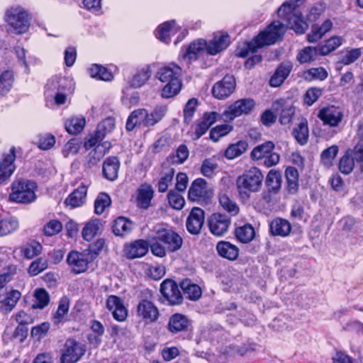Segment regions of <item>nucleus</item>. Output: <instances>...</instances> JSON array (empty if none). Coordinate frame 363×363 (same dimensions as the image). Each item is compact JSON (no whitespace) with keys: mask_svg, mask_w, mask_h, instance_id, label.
I'll use <instances>...</instances> for the list:
<instances>
[{"mask_svg":"<svg viewBox=\"0 0 363 363\" xmlns=\"http://www.w3.org/2000/svg\"><path fill=\"white\" fill-rule=\"evenodd\" d=\"M285 32L284 25L279 21H274L252 40L245 41L242 46L238 47L235 55L239 57L245 58L250 52H256L258 48L274 45L282 38Z\"/></svg>","mask_w":363,"mask_h":363,"instance_id":"obj_1","label":"nucleus"},{"mask_svg":"<svg viewBox=\"0 0 363 363\" xmlns=\"http://www.w3.org/2000/svg\"><path fill=\"white\" fill-rule=\"evenodd\" d=\"M183 238L173 228L164 224L155 228L154 234L150 236L151 252L158 257H164L167 252H175L183 245Z\"/></svg>","mask_w":363,"mask_h":363,"instance_id":"obj_2","label":"nucleus"},{"mask_svg":"<svg viewBox=\"0 0 363 363\" xmlns=\"http://www.w3.org/2000/svg\"><path fill=\"white\" fill-rule=\"evenodd\" d=\"M182 69L174 62L169 63L157 72L159 80L166 83L161 90V96L164 99H169L177 95L182 87Z\"/></svg>","mask_w":363,"mask_h":363,"instance_id":"obj_3","label":"nucleus"},{"mask_svg":"<svg viewBox=\"0 0 363 363\" xmlns=\"http://www.w3.org/2000/svg\"><path fill=\"white\" fill-rule=\"evenodd\" d=\"M264 180L261 169L257 167H251L238 177L236 179L237 191L242 199H249L251 194L259 192Z\"/></svg>","mask_w":363,"mask_h":363,"instance_id":"obj_4","label":"nucleus"},{"mask_svg":"<svg viewBox=\"0 0 363 363\" xmlns=\"http://www.w3.org/2000/svg\"><path fill=\"white\" fill-rule=\"evenodd\" d=\"M4 20L9 32L15 35H23L29 30L32 16L23 6L14 5L6 10Z\"/></svg>","mask_w":363,"mask_h":363,"instance_id":"obj_5","label":"nucleus"},{"mask_svg":"<svg viewBox=\"0 0 363 363\" xmlns=\"http://www.w3.org/2000/svg\"><path fill=\"white\" fill-rule=\"evenodd\" d=\"M36 183L30 179H16L11 185L9 201L14 203L28 204L34 202L37 198Z\"/></svg>","mask_w":363,"mask_h":363,"instance_id":"obj_6","label":"nucleus"},{"mask_svg":"<svg viewBox=\"0 0 363 363\" xmlns=\"http://www.w3.org/2000/svg\"><path fill=\"white\" fill-rule=\"evenodd\" d=\"M274 149L275 145L272 141H265L252 149L250 158L255 162H261L265 167H274L280 160V155Z\"/></svg>","mask_w":363,"mask_h":363,"instance_id":"obj_7","label":"nucleus"},{"mask_svg":"<svg viewBox=\"0 0 363 363\" xmlns=\"http://www.w3.org/2000/svg\"><path fill=\"white\" fill-rule=\"evenodd\" d=\"M86 346L74 337H69L61 350L60 363H77L85 354Z\"/></svg>","mask_w":363,"mask_h":363,"instance_id":"obj_8","label":"nucleus"},{"mask_svg":"<svg viewBox=\"0 0 363 363\" xmlns=\"http://www.w3.org/2000/svg\"><path fill=\"white\" fill-rule=\"evenodd\" d=\"M213 191L203 178L194 179L188 190L187 199L189 201L201 205H206L211 201Z\"/></svg>","mask_w":363,"mask_h":363,"instance_id":"obj_9","label":"nucleus"},{"mask_svg":"<svg viewBox=\"0 0 363 363\" xmlns=\"http://www.w3.org/2000/svg\"><path fill=\"white\" fill-rule=\"evenodd\" d=\"M167 330L173 336L183 337L192 331L191 320L181 313L172 314L167 321Z\"/></svg>","mask_w":363,"mask_h":363,"instance_id":"obj_10","label":"nucleus"},{"mask_svg":"<svg viewBox=\"0 0 363 363\" xmlns=\"http://www.w3.org/2000/svg\"><path fill=\"white\" fill-rule=\"evenodd\" d=\"M136 315L145 325H153L158 322L161 313L154 302L144 298L139 300L137 304Z\"/></svg>","mask_w":363,"mask_h":363,"instance_id":"obj_11","label":"nucleus"},{"mask_svg":"<svg viewBox=\"0 0 363 363\" xmlns=\"http://www.w3.org/2000/svg\"><path fill=\"white\" fill-rule=\"evenodd\" d=\"M256 105L255 101L251 98L238 99L230 104L223 112L225 118L230 121L241 116H247L251 113Z\"/></svg>","mask_w":363,"mask_h":363,"instance_id":"obj_12","label":"nucleus"},{"mask_svg":"<svg viewBox=\"0 0 363 363\" xmlns=\"http://www.w3.org/2000/svg\"><path fill=\"white\" fill-rule=\"evenodd\" d=\"M206 40L198 38L189 44L184 45L179 52V60H187L189 64L199 59V56L206 52Z\"/></svg>","mask_w":363,"mask_h":363,"instance_id":"obj_13","label":"nucleus"},{"mask_svg":"<svg viewBox=\"0 0 363 363\" xmlns=\"http://www.w3.org/2000/svg\"><path fill=\"white\" fill-rule=\"evenodd\" d=\"M160 293L163 300L169 306H178L183 303L184 298L176 281L167 279L160 284Z\"/></svg>","mask_w":363,"mask_h":363,"instance_id":"obj_14","label":"nucleus"},{"mask_svg":"<svg viewBox=\"0 0 363 363\" xmlns=\"http://www.w3.org/2000/svg\"><path fill=\"white\" fill-rule=\"evenodd\" d=\"M219 113L216 111L204 112L201 117L198 118L191 125L193 139L198 140L202 137L209 128L218 121Z\"/></svg>","mask_w":363,"mask_h":363,"instance_id":"obj_15","label":"nucleus"},{"mask_svg":"<svg viewBox=\"0 0 363 363\" xmlns=\"http://www.w3.org/2000/svg\"><path fill=\"white\" fill-rule=\"evenodd\" d=\"M343 116L344 114L340 108L333 105L321 108L317 115L323 125L331 128L338 126L342 122Z\"/></svg>","mask_w":363,"mask_h":363,"instance_id":"obj_16","label":"nucleus"},{"mask_svg":"<svg viewBox=\"0 0 363 363\" xmlns=\"http://www.w3.org/2000/svg\"><path fill=\"white\" fill-rule=\"evenodd\" d=\"M230 223V217L220 213H213L208 219L209 230L211 234L216 237L223 236L226 233Z\"/></svg>","mask_w":363,"mask_h":363,"instance_id":"obj_17","label":"nucleus"},{"mask_svg":"<svg viewBox=\"0 0 363 363\" xmlns=\"http://www.w3.org/2000/svg\"><path fill=\"white\" fill-rule=\"evenodd\" d=\"M16 149L11 147L8 153H4L0 159V185L7 181L16 170L14 162Z\"/></svg>","mask_w":363,"mask_h":363,"instance_id":"obj_18","label":"nucleus"},{"mask_svg":"<svg viewBox=\"0 0 363 363\" xmlns=\"http://www.w3.org/2000/svg\"><path fill=\"white\" fill-rule=\"evenodd\" d=\"M235 86L236 82L234 77L227 74L213 86L212 94L217 99H225L234 92Z\"/></svg>","mask_w":363,"mask_h":363,"instance_id":"obj_19","label":"nucleus"},{"mask_svg":"<svg viewBox=\"0 0 363 363\" xmlns=\"http://www.w3.org/2000/svg\"><path fill=\"white\" fill-rule=\"evenodd\" d=\"M230 44V37L227 32L221 31L215 34L211 40H206V52L208 55L214 56L226 50Z\"/></svg>","mask_w":363,"mask_h":363,"instance_id":"obj_20","label":"nucleus"},{"mask_svg":"<svg viewBox=\"0 0 363 363\" xmlns=\"http://www.w3.org/2000/svg\"><path fill=\"white\" fill-rule=\"evenodd\" d=\"M88 255L85 250L82 252L71 250L67 256V263L72 267L73 272H86L89 264L92 262Z\"/></svg>","mask_w":363,"mask_h":363,"instance_id":"obj_21","label":"nucleus"},{"mask_svg":"<svg viewBox=\"0 0 363 363\" xmlns=\"http://www.w3.org/2000/svg\"><path fill=\"white\" fill-rule=\"evenodd\" d=\"M106 306L112 312L113 318L118 322L125 321L128 317V309L125 306L123 300L116 296L110 295L106 302Z\"/></svg>","mask_w":363,"mask_h":363,"instance_id":"obj_22","label":"nucleus"},{"mask_svg":"<svg viewBox=\"0 0 363 363\" xmlns=\"http://www.w3.org/2000/svg\"><path fill=\"white\" fill-rule=\"evenodd\" d=\"M205 213L199 207H193L186 218V228L191 235H199L204 224Z\"/></svg>","mask_w":363,"mask_h":363,"instance_id":"obj_23","label":"nucleus"},{"mask_svg":"<svg viewBox=\"0 0 363 363\" xmlns=\"http://www.w3.org/2000/svg\"><path fill=\"white\" fill-rule=\"evenodd\" d=\"M149 247L151 250L150 236L146 240L139 239L126 245L124 252L128 259H135L145 256Z\"/></svg>","mask_w":363,"mask_h":363,"instance_id":"obj_24","label":"nucleus"},{"mask_svg":"<svg viewBox=\"0 0 363 363\" xmlns=\"http://www.w3.org/2000/svg\"><path fill=\"white\" fill-rule=\"evenodd\" d=\"M291 223L281 217L274 218L269 224V233L273 236L286 238L291 234Z\"/></svg>","mask_w":363,"mask_h":363,"instance_id":"obj_25","label":"nucleus"},{"mask_svg":"<svg viewBox=\"0 0 363 363\" xmlns=\"http://www.w3.org/2000/svg\"><path fill=\"white\" fill-rule=\"evenodd\" d=\"M121 162L116 156H108L102 165V176L106 180L113 182L118 177Z\"/></svg>","mask_w":363,"mask_h":363,"instance_id":"obj_26","label":"nucleus"},{"mask_svg":"<svg viewBox=\"0 0 363 363\" xmlns=\"http://www.w3.org/2000/svg\"><path fill=\"white\" fill-rule=\"evenodd\" d=\"M133 225L134 223L130 219L118 216L113 220L111 229L116 236L123 238L131 233Z\"/></svg>","mask_w":363,"mask_h":363,"instance_id":"obj_27","label":"nucleus"},{"mask_svg":"<svg viewBox=\"0 0 363 363\" xmlns=\"http://www.w3.org/2000/svg\"><path fill=\"white\" fill-rule=\"evenodd\" d=\"M21 297V292L16 289H11L6 294H0L1 310L6 314L10 313L16 307Z\"/></svg>","mask_w":363,"mask_h":363,"instance_id":"obj_28","label":"nucleus"},{"mask_svg":"<svg viewBox=\"0 0 363 363\" xmlns=\"http://www.w3.org/2000/svg\"><path fill=\"white\" fill-rule=\"evenodd\" d=\"M286 191L289 195H294L299 190V174L294 167H287L284 171Z\"/></svg>","mask_w":363,"mask_h":363,"instance_id":"obj_29","label":"nucleus"},{"mask_svg":"<svg viewBox=\"0 0 363 363\" xmlns=\"http://www.w3.org/2000/svg\"><path fill=\"white\" fill-rule=\"evenodd\" d=\"M87 187L81 184L75 189L65 200V204L72 208L82 206L86 201Z\"/></svg>","mask_w":363,"mask_h":363,"instance_id":"obj_30","label":"nucleus"},{"mask_svg":"<svg viewBox=\"0 0 363 363\" xmlns=\"http://www.w3.org/2000/svg\"><path fill=\"white\" fill-rule=\"evenodd\" d=\"M355 162L354 148H347L339 159L338 169L342 174L348 175L354 170Z\"/></svg>","mask_w":363,"mask_h":363,"instance_id":"obj_31","label":"nucleus"},{"mask_svg":"<svg viewBox=\"0 0 363 363\" xmlns=\"http://www.w3.org/2000/svg\"><path fill=\"white\" fill-rule=\"evenodd\" d=\"M216 250L218 255L228 260H235L238 256L240 250L229 241L221 240L217 242Z\"/></svg>","mask_w":363,"mask_h":363,"instance_id":"obj_32","label":"nucleus"},{"mask_svg":"<svg viewBox=\"0 0 363 363\" xmlns=\"http://www.w3.org/2000/svg\"><path fill=\"white\" fill-rule=\"evenodd\" d=\"M154 194V190L150 184L141 185L137 190L138 206L142 209H147L151 205Z\"/></svg>","mask_w":363,"mask_h":363,"instance_id":"obj_33","label":"nucleus"},{"mask_svg":"<svg viewBox=\"0 0 363 363\" xmlns=\"http://www.w3.org/2000/svg\"><path fill=\"white\" fill-rule=\"evenodd\" d=\"M179 286L189 300L197 301L202 295L201 287L189 279H182L179 283Z\"/></svg>","mask_w":363,"mask_h":363,"instance_id":"obj_34","label":"nucleus"},{"mask_svg":"<svg viewBox=\"0 0 363 363\" xmlns=\"http://www.w3.org/2000/svg\"><path fill=\"white\" fill-rule=\"evenodd\" d=\"M175 21H165L160 24L155 30V37L160 41L168 45L171 42V35H174Z\"/></svg>","mask_w":363,"mask_h":363,"instance_id":"obj_35","label":"nucleus"},{"mask_svg":"<svg viewBox=\"0 0 363 363\" xmlns=\"http://www.w3.org/2000/svg\"><path fill=\"white\" fill-rule=\"evenodd\" d=\"M87 72L91 78L100 81L111 82L114 78V75L111 70L99 64H92L88 68Z\"/></svg>","mask_w":363,"mask_h":363,"instance_id":"obj_36","label":"nucleus"},{"mask_svg":"<svg viewBox=\"0 0 363 363\" xmlns=\"http://www.w3.org/2000/svg\"><path fill=\"white\" fill-rule=\"evenodd\" d=\"M234 234L236 240L243 244L253 240L255 237V230L250 223H245L235 228Z\"/></svg>","mask_w":363,"mask_h":363,"instance_id":"obj_37","label":"nucleus"},{"mask_svg":"<svg viewBox=\"0 0 363 363\" xmlns=\"http://www.w3.org/2000/svg\"><path fill=\"white\" fill-rule=\"evenodd\" d=\"M291 134L296 143L300 145L303 146L307 144L309 138V130L307 120L302 118L293 128Z\"/></svg>","mask_w":363,"mask_h":363,"instance_id":"obj_38","label":"nucleus"},{"mask_svg":"<svg viewBox=\"0 0 363 363\" xmlns=\"http://www.w3.org/2000/svg\"><path fill=\"white\" fill-rule=\"evenodd\" d=\"M90 329L91 333L88 334L87 340L90 345L99 347L105 332L104 326L99 320H93L91 321Z\"/></svg>","mask_w":363,"mask_h":363,"instance_id":"obj_39","label":"nucleus"},{"mask_svg":"<svg viewBox=\"0 0 363 363\" xmlns=\"http://www.w3.org/2000/svg\"><path fill=\"white\" fill-rule=\"evenodd\" d=\"M151 75L152 70L150 66L145 65L137 69L129 82L130 86L133 88H140L147 82Z\"/></svg>","mask_w":363,"mask_h":363,"instance_id":"obj_40","label":"nucleus"},{"mask_svg":"<svg viewBox=\"0 0 363 363\" xmlns=\"http://www.w3.org/2000/svg\"><path fill=\"white\" fill-rule=\"evenodd\" d=\"M333 28V22L330 19L325 20L320 26H313L311 32L307 35L309 43H316L320 40L325 33Z\"/></svg>","mask_w":363,"mask_h":363,"instance_id":"obj_41","label":"nucleus"},{"mask_svg":"<svg viewBox=\"0 0 363 363\" xmlns=\"http://www.w3.org/2000/svg\"><path fill=\"white\" fill-rule=\"evenodd\" d=\"M291 66L284 64L279 65L269 79V85L272 87L280 86L289 77Z\"/></svg>","mask_w":363,"mask_h":363,"instance_id":"obj_42","label":"nucleus"},{"mask_svg":"<svg viewBox=\"0 0 363 363\" xmlns=\"http://www.w3.org/2000/svg\"><path fill=\"white\" fill-rule=\"evenodd\" d=\"M166 108L157 106L150 113L145 108V128H150L158 123L166 114Z\"/></svg>","mask_w":363,"mask_h":363,"instance_id":"obj_43","label":"nucleus"},{"mask_svg":"<svg viewBox=\"0 0 363 363\" xmlns=\"http://www.w3.org/2000/svg\"><path fill=\"white\" fill-rule=\"evenodd\" d=\"M144 113L145 108H141L135 109L130 113L125 123V129L128 132L133 131L138 127H145Z\"/></svg>","mask_w":363,"mask_h":363,"instance_id":"obj_44","label":"nucleus"},{"mask_svg":"<svg viewBox=\"0 0 363 363\" xmlns=\"http://www.w3.org/2000/svg\"><path fill=\"white\" fill-rule=\"evenodd\" d=\"M19 249L21 255L24 258L30 259L41 254L43 246L35 240H32L26 244L22 245Z\"/></svg>","mask_w":363,"mask_h":363,"instance_id":"obj_45","label":"nucleus"},{"mask_svg":"<svg viewBox=\"0 0 363 363\" xmlns=\"http://www.w3.org/2000/svg\"><path fill=\"white\" fill-rule=\"evenodd\" d=\"M69 298L67 296L60 298L58 303L57 311L53 314L52 321L54 324L58 325L65 322V316L68 313L69 309Z\"/></svg>","mask_w":363,"mask_h":363,"instance_id":"obj_46","label":"nucleus"},{"mask_svg":"<svg viewBox=\"0 0 363 363\" xmlns=\"http://www.w3.org/2000/svg\"><path fill=\"white\" fill-rule=\"evenodd\" d=\"M282 184V177L279 170L272 169L266 177L265 186L267 189L280 192Z\"/></svg>","mask_w":363,"mask_h":363,"instance_id":"obj_47","label":"nucleus"},{"mask_svg":"<svg viewBox=\"0 0 363 363\" xmlns=\"http://www.w3.org/2000/svg\"><path fill=\"white\" fill-rule=\"evenodd\" d=\"M248 143L245 140H239L230 144L225 150L224 155L228 160H233L247 151Z\"/></svg>","mask_w":363,"mask_h":363,"instance_id":"obj_48","label":"nucleus"},{"mask_svg":"<svg viewBox=\"0 0 363 363\" xmlns=\"http://www.w3.org/2000/svg\"><path fill=\"white\" fill-rule=\"evenodd\" d=\"M219 279L223 290L227 291L231 289L240 290L241 284L236 274H219Z\"/></svg>","mask_w":363,"mask_h":363,"instance_id":"obj_49","label":"nucleus"},{"mask_svg":"<svg viewBox=\"0 0 363 363\" xmlns=\"http://www.w3.org/2000/svg\"><path fill=\"white\" fill-rule=\"evenodd\" d=\"M86 120L84 116L71 117L66 120L65 127L70 135H77L81 133L85 126Z\"/></svg>","mask_w":363,"mask_h":363,"instance_id":"obj_50","label":"nucleus"},{"mask_svg":"<svg viewBox=\"0 0 363 363\" xmlns=\"http://www.w3.org/2000/svg\"><path fill=\"white\" fill-rule=\"evenodd\" d=\"M342 44V38L339 36H333L329 39L324 41L318 48L319 50V55L321 56H326L335 51Z\"/></svg>","mask_w":363,"mask_h":363,"instance_id":"obj_51","label":"nucleus"},{"mask_svg":"<svg viewBox=\"0 0 363 363\" xmlns=\"http://www.w3.org/2000/svg\"><path fill=\"white\" fill-rule=\"evenodd\" d=\"M290 29L294 30L296 34H303L308 28L307 22L303 19L301 13L292 15L287 21Z\"/></svg>","mask_w":363,"mask_h":363,"instance_id":"obj_52","label":"nucleus"},{"mask_svg":"<svg viewBox=\"0 0 363 363\" xmlns=\"http://www.w3.org/2000/svg\"><path fill=\"white\" fill-rule=\"evenodd\" d=\"M14 82V73L11 69L2 72L0 74V96H5L11 89Z\"/></svg>","mask_w":363,"mask_h":363,"instance_id":"obj_53","label":"nucleus"},{"mask_svg":"<svg viewBox=\"0 0 363 363\" xmlns=\"http://www.w3.org/2000/svg\"><path fill=\"white\" fill-rule=\"evenodd\" d=\"M320 55L318 47L307 46L301 50L296 59L300 64L309 63L314 61Z\"/></svg>","mask_w":363,"mask_h":363,"instance_id":"obj_54","label":"nucleus"},{"mask_svg":"<svg viewBox=\"0 0 363 363\" xmlns=\"http://www.w3.org/2000/svg\"><path fill=\"white\" fill-rule=\"evenodd\" d=\"M18 219L13 217L4 218L0 220V236L8 235L18 230Z\"/></svg>","mask_w":363,"mask_h":363,"instance_id":"obj_55","label":"nucleus"},{"mask_svg":"<svg viewBox=\"0 0 363 363\" xmlns=\"http://www.w3.org/2000/svg\"><path fill=\"white\" fill-rule=\"evenodd\" d=\"M189 151L184 144L180 145L176 150L175 155H170L167 157L169 164H183L189 157Z\"/></svg>","mask_w":363,"mask_h":363,"instance_id":"obj_56","label":"nucleus"},{"mask_svg":"<svg viewBox=\"0 0 363 363\" xmlns=\"http://www.w3.org/2000/svg\"><path fill=\"white\" fill-rule=\"evenodd\" d=\"M233 130V126L230 124H220L216 125L210 130L209 139L213 142H218L219 140L229 134Z\"/></svg>","mask_w":363,"mask_h":363,"instance_id":"obj_57","label":"nucleus"},{"mask_svg":"<svg viewBox=\"0 0 363 363\" xmlns=\"http://www.w3.org/2000/svg\"><path fill=\"white\" fill-rule=\"evenodd\" d=\"M33 296L36 302L33 304V309H43L50 303V295L43 288L36 289Z\"/></svg>","mask_w":363,"mask_h":363,"instance_id":"obj_58","label":"nucleus"},{"mask_svg":"<svg viewBox=\"0 0 363 363\" xmlns=\"http://www.w3.org/2000/svg\"><path fill=\"white\" fill-rule=\"evenodd\" d=\"M326 3L323 1H318L314 3L308 9L306 18L308 21L315 22L326 9Z\"/></svg>","mask_w":363,"mask_h":363,"instance_id":"obj_59","label":"nucleus"},{"mask_svg":"<svg viewBox=\"0 0 363 363\" xmlns=\"http://www.w3.org/2000/svg\"><path fill=\"white\" fill-rule=\"evenodd\" d=\"M99 220H91L84 226L82 231V236L86 241H91L98 233L99 230Z\"/></svg>","mask_w":363,"mask_h":363,"instance_id":"obj_60","label":"nucleus"},{"mask_svg":"<svg viewBox=\"0 0 363 363\" xmlns=\"http://www.w3.org/2000/svg\"><path fill=\"white\" fill-rule=\"evenodd\" d=\"M111 204L110 196L105 192H101L94 201V212L97 215L102 214L106 208Z\"/></svg>","mask_w":363,"mask_h":363,"instance_id":"obj_61","label":"nucleus"},{"mask_svg":"<svg viewBox=\"0 0 363 363\" xmlns=\"http://www.w3.org/2000/svg\"><path fill=\"white\" fill-rule=\"evenodd\" d=\"M199 105L198 99L196 98H191L188 100L184 106L183 113H184V123L189 125L194 116L197 106Z\"/></svg>","mask_w":363,"mask_h":363,"instance_id":"obj_62","label":"nucleus"},{"mask_svg":"<svg viewBox=\"0 0 363 363\" xmlns=\"http://www.w3.org/2000/svg\"><path fill=\"white\" fill-rule=\"evenodd\" d=\"M182 192H178L176 190H170L167 196V199L170 207L175 210H182L185 205V199L181 194Z\"/></svg>","mask_w":363,"mask_h":363,"instance_id":"obj_63","label":"nucleus"},{"mask_svg":"<svg viewBox=\"0 0 363 363\" xmlns=\"http://www.w3.org/2000/svg\"><path fill=\"white\" fill-rule=\"evenodd\" d=\"M303 76L305 79L308 81H323L328 77V73L323 67H312L305 71L303 72Z\"/></svg>","mask_w":363,"mask_h":363,"instance_id":"obj_64","label":"nucleus"}]
</instances>
